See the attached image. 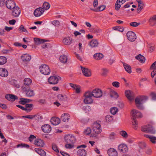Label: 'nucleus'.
Wrapping results in <instances>:
<instances>
[{"instance_id": "1", "label": "nucleus", "mask_w": 156, "mask_h": 156, "mask_svg": "<svg viewBox=\"0 0 156 156\" xmlns=\"http://www.w3.org/2000/svg\"><path fill=\"white\" fill-rule=\"evenodd\" d=\"M131 119L132 120V124L135 126L136 127V125H137V121L136 119L141 118L142 117V114L139 111L133 109L131 111Z\"/></svg>"}, {"instance_id": "2", "label": "nucleus", "mask_w": 156, "mask_h": 156, "mask_svg": "<svg viewBox=\"0 0 156 156\" xmlns=\"http://www.w3.org/2000/svg\"><path fill=\"white\" fill-rule=\"evenodd\" d=\"M148 99L145 96H139L136 97L135 99V102L138 108L140 109H143V107L142 104Z\"/></svg>"}, {"instance_id": "3", "label": "nucleus", "mask_w": 156, "mask_h": 156, "mask_svg": "<svg viewBox=\"0 0 156 156\" xmlns=\"http://www.w3.org/2000/svg\"><path fill=\"white\" fill-rule=\"evenodd\" d=\"M92 128L93 131L95 133H91L90 136L95 137L97 136L98 135L101 133L102 129L101 125L99 123L94 122L92 126Z\"/></svg>"}, {"instance_id": "4", "label": "nucleus", "mask_w": 156, "mask_h": 156, "mask_svg": "<svg viewBox=\"0 0 156 156\" xmlns=\"http://www.w3.org/2000/svg\"><path fill=\"white\" fill-rule=\"evenodd\" d=\"M85 98L84 101L85 104H89L91 103L93 101L92 97H93L91 92L88 91L86 92L84 94Z\"/></svg>"}, {"instance_id": "5", "label": "nucleus", "mask_w": 156, "mask_h": 156, "mask_svg": "<svg viewBox=\"0 0 156 156\" xmlns=\"http://www.w3.org/2000/svg\"><path fill=\"white\" fill-rule=\"evenodd\" d=\"M142 131L146 133H150L154 134L155 131L152 126L148 124L147 125H145L141 127Z\"/></svg>"}, {"instance_id": "6", "label": "nucleus", "mask_w": 156, "mask_h": 156, "mask_svg": "<svg viewBox=\"0 0 156 156\" xmlns=\"http://www.w3.org/2000/svg\"><path fill=\"white\" fill-rule=\"evenodd\" d=\"M40 71L44 75H48L50 74V70L48 66L45 64L41 65L40 67Z\"/></svg>"}, {"instance_id": "7", "label": "nucleus", "mask_w": 156, "mask_h": 156, "mask_svg": "<svg viewBox=\"0 0 156 156\" xmlns=\"http://www.w3.org/2000/svg\"><path fill=\"white\" fill-rule=\"evenodd\" d=\"M65 140L68 144H74L76 141L75 137L72 135L68 134L65 136Z\"/></svg>"}, {"instance_id": "8", "label": "nucleus", "mask_w": 156, "mask_h": 156, "mask_svg": "<svg viewBox=\"0 0 156 156\" xmlns=\"http://www.w3.org/2000/svg\"><path fill=\"white\" fill-rule=\"evenodd\" d=\"M91 93L93 97L96 98H100L102 95V91L99 88H95Z\"/></svg>"}, {"instance_id": "9", "label": "nucleus", "mask_w": 156, "mask_h": 156, "mask_svg": "<svg viewBox=\"0 0 156 156\" xmlns=\"http://www.w3.org/2000/svg\"><path fill=\"white\" fill-rule=\"evenodd\" d=\"M126 36L128 39L131 41H134L136 39V36L135 33L130 31L126 34Z\"/></svg>"}, {"instance_id": "10", "label": "nucleus", "mask_w": 156, "mask_h": 156, "mask_svg": "<svg viewBox=\"0 0 156 156\" xmlns=\"http://www.w3.org/2000/svg\"><path fill=\"white\" fill-rule=\"evenodd\" d=\"M41 129L43 132L49 133L51 130V127L49 124H44L42 126Z\"/></svg>"}, {"instance_id": "11", "label": "nucleus", "mask_w": 156, "mask_h": 156, "mask_svg": "<svg viewBox=\"0 0 156 156\" xmlns=\"http://www.w3.org/2000/svg\"><path fill=\"white\" fill-rule=\"evenodd\" d=\"M125 94L126 97L130 101L134 99V93L129 90H126L125 92Z\"/></svg>"}, {"instance_id": "12", "label": "nucleus", "mask_w": 156, "mask_h": 156, "mask_svg": "<svg viewBox=\"0 0 156 156\" xmlns=\"http://www.w3.org/2000/svg\"><path fill=\"white\" fill-rule=\"evenodd\" d=\"M58 79L56 76H51L48 79V82L50 84H55L58 83Z\"/></svg>"}, {"instance_id": "13", "label": "nucleus", "mask_w": 156, "mask_h": 156, "mask_svg": "<svg viewBox=\"0 0 156 156\" xmlns=\"http://www.w3.org/2000/svg\"><path fill=\"white\" fill-rule=\"evenodd\" d=\"M7 7L9 9H12L16 7V3L14 1L12 0H8L6 2Z\"/></svg>"}, {"instance_id": "14", "label": "nucleus", "mask_w": 156, "mask_h": 156, "mask_svg": "<svg viewBox=\"0 0 156 156\" xmlns=\"http://www.w3.org/2000/svg\"><path fill=\"white\" fill-rule=\"evenodd\" d=\"M81 69L83 75L87 77L90 76L91 75L90 70L89 69L81 66Z\"/></svg>"}, {"instance_id": "15", "label": "nucleus", "mask_w": 156, "mask_h": 156, "mask_svg": "<svg viewBox=\"0 0 156 156\" xmlns=\"http://www.w3.org/2000/svg\"><path fill=\"white\" fill-rule=\"evenodd\" d=\"M5 98L11 101H14L15 100L18 99V97L16 96L10 94H6L5 96Z\"/></svg>"}, {"instance_id": "16", "label": "nucleus", "mask_w": 156, "mask_h": 156, "mask_svg": "<svg viewBox=\"0 0 156 156\" xmlns=\"http://www.w3.org/2000/svg\"><path fill=\"white\" fill-rule=\"evenodd\" d=\"M12 15L14 17H18L20 13V10L19 7L16 6L13 8Z\"/></svg>"}, {"instance_id": "17", "label": "nucleus", "mask_w": 156, "mask_h": 156, "mask_svg": "<svg viewBox=\"0 0 156 156\" xmlns=\"http://www.w3.org/2000/svg\"><path fill=\"white\" fill-rule=\"evenodd\" d=\"M118 150L121 152L126 153L128 151L127 146L125 144H121L118 147Z\"/></svg>"}, {"instance_id": "18", "label": "nucleus", "mask_w": 156, "mask_h": 156, "mask_svg": "<svg viewBox=\"0 0 156 156\" xmlns=\"http://www.w3.org/2000/svg\"><path fill=\"white\" fill-rule=\"evenodd\" d=\"M148 22L151 26H154L156 25V15L151 16Z\"/></svg>"}, {"instance_id": "19", "label": "nucleus", "mask_w": 156, "mask_h": 156, "mask_svg": "<svg viewBox=\"0 0 156 156\" xmlns=\"http://www.w3.org/2000/svg\"><path fill=\"white\" fill-rule=\"evenodd\" d=\"M34 105L32 104H27L25 105V107H24V111L27 112H30L33 109Z\"/></svg>"}, {"instance_id": "20", "label": "nucleus", "mask_w": 156, "mask_h": 156, "mask_svg": "<svg viewBox=\"0 0 156 156\" xmlns=\"http://www.w3.org/2000/svg\"><path fill=\"white\" fill-rule=\"evenodd\" d=\"M60 119L56 117H52L50 120L51 124L55 126L58 125L60 123Z\"/></svg>"}, {"instance_id": "21", "label": "nucleus", "mask_w": 156, "mask_h": 156, "mask_svg": "<svg viewBox=\"0 0 156 156\" xmlns=\"http://www.w3.org/2000/svg\"><path fill=\"white\" fill-rule=\"evenodd\" d=\"M108 154L109 156H117L118 153L115 149L111 148L108 150Z\"/></svg>"}, {"instance_id": "22", "label": "nucleus", "mask_w": 156, "mask_h": 156, "mask_svg": "<svg viewBox=\"0 0 156 156\" xmlns=\"http://www.w3.org/2000/svg\"><path fill=\"white\" fill-rule=\"evenodd\" d=\"M22 61L24 62H28L31 59V56L27 54L23 55L21 57Z\"/></svg>"}, {"instance_id": "23", "label": "nucleus", "mask_w": 156, "mask_h": 156, "mask_svg": "<svg viewBox=\"0 0 156 156\" xmlns=\"http://www.w3.org/2000/svg\"><path fill=\"white\" fill-rule=\"evenodd\" d=\"M8 75L7 70L5 68H0V76L2 77L7 76Z\"/></svg>"}, {"instance_id": "24", "label": "nucleus", "mask_w": 156, "mask_h": 156, "mask_svg": "<svg viewBox=\"0 0 156 156\" xmlns=\"http://www.w3.org/2000/svg\"><path fill=\"white\" fill-rule=\"evenodd\" d=\"M69 114L67 113L63 114L62 115L61 120L64 122H68L69 119Z\"/></svg>"}, {"instance_id": "25", "label": "nucleus", "mask_w": 156, "mask_h": 156, "mask_svg": "<svg viewBox=\"0 0 156 156\" xmlns=\"http://www.w3.org/2000/svg\"><path fill=\"white\" fill-rule=\"evenodd\" d=\"M135 58L139 60L140 62L142 63H144L145 61V58L140 54L136 56Z\"/></svg>"}, {"instance_id": "26", "label": "nucleus", "mask_w": 156, "mask_h": 156, "mask_svg": "<svg viewBox=\"0 0 156 156\" xmlns=\"http://www.w3.org/2000/svg\"><path fill=\"white\" fill-rule=\"evenodd\" d=\"M124 67L125 70L129 73H131V66L128 64L123 63Z\"/></svg>"}, {"instance_id": "27", "label": "nucleus", "mask_w": 156, "mask_h": 156, "mask_svg": "<svg viewBox=\"0 0 156 156\" xmlns=\"http://www.w3.org/2000/svg\"><path fill=\"white\" fill-rule=\"evenodd\" d=\"M48 41V40L40 38V44H41V47L42 48H45L47 47L48 43H44V42Z\"/></svg>"}, {"instance_id": "28", "label": "nucleus", "mask_w": 156, "mask_h": 156, "mask_svg": "<svg viewBox=\"0 0 156 156\" xmlns=\"http://www.w3.org/2000/svg\"><path fill=\"white\" fill-rule=\"evenodd\" d=\"M78 156H86L87 154L86 151L83 149H80L77 151Z\"/></svg>"}, {"instance_id": "29", "label": "nucleus", "mask_w": 156, "mask_h": 156, "mask_svg": "<svg viewBox=\"0 0 156 156\" xmlns=\"http://www.w3.org/2000/svg\"><path fill=\"white\" fill-rule=\"evenodd\" d=\"M57 97L59 100L61 101H65L67 100V96L65 94H59L57 96Z\"/></svg>"}, {"instance_id": "30", "label": "nucleus", "mask_w": 156, "mask_h": 156, "mask_svg": "<svg viewBox=\"0 0 156 156\" xmlns=\"http://www.w3.org/2000/svg\"><path fill=\"white\" fill-rule=\"evenodd\" d=\"M103 54L101 53H97L95 54L94 55V58L96 59L99 60L103 57Z\"/></svg>"}, {"instance_id": "31", "label": "nucleus", "mask_w": 156, "mask_h": 156, "mask_svg": "<svg viewBox=\"0 0 156 156\" xmlns=\"http://www.w3.org/2000/svg\"><path fill=\"white\" fill-rule=\"evenodd\" d=\"M73 40L69 37L65 38L63 41V43L66 45H70L72 42Z\"/></svg>"}, {"instance_id": "32", "label": "nucleus", "mask_w": 156, "mask_h": 156, "mask_svg": "<svg viewBox=\"0 0 156 156\" xmlns=\"http://www.w3.org/2000/svg\"><path fill=\"white\" fill-rule=\"evenodd\" d=\"M98 44L97 40L93 39L90 42L89 44L91 47L93 48L97 46Z\"/></svg>"}, {"instance_id": "33", "label": "nucleus", "mask_w": 156, "mask_h": 156, "mask_svg": "<svg viewBox=\"0 0 156 156\" xmlns=\"http://www.w3.org/2000/svg\"><path fill=\"white\" fill-rule=\"evenodd\" d=\"M60 61L63 63H66L67 60V56L64 55H62L59 57Z\"/></svg>"}, {"instance_id": "34", "label": "nucleus", "mask_w": 156, "mask_h": 156, "mask_svg": "<svg viewBox=\"0 0 156 156\" xmlns=\"http://www.w3.org/2000/svg\"><path fill=\"white\" fill-rule=\"evenodd\" d=\"M26 95L27 97H32L34 95V93L33 90L28 89L25 91Z\"/></svg>"}, {"instance_id": "35", "label": "nucleus", "mask_w": 156, "mask_h": 156, "mask_svg": "<svg viewBox=\"0 0 156 156\" xmlns=\"http://www.w3.org/2000/svg\"><path fill=\"white\" fill-rule=\"evenodd\" d=\"M7 61L6 57L3 56H0V65H3L5 64Z\"/></svg>"}, {"instance_id": "36", "label": "nucleus", "mask_w": 156, "mask_h": 156, "mask_svg": "<svg viewBox=\"0 0 156 156\" xmlns=\"http://www.w3.org/2000/svg\"><path fill=\"white\" fill-rule=\"evenodd\" d=\"M10 83L12 85H13L16 88H19L20 85L17 84V81L15 80H11L9 81Z\"/></svg>"}, {"instance_id": "37", "label": "nucleus", "mask_w": 156, "mask_h": 156, "mask_svg": "<svg viewBox=\"0 0 156 156\" xmlns=\"http://www.w3.org/2000/svg\"><path fill=\"white\" fill-rule=\"evenodd\" d=\"M65 85V87H70L72 88H80V87L78 85L72 83H67Z\"/></svg>"}, {"instance_id": "38", "label": "nucleus", "mask_w": 156, "mask_h": 156, "mask_svg": "<svg viewBox=\"0 0 156 156\" xmlns=\"http://www.w3.org/2000/svg\"><path fill=\"white\" fill-rule=\"evenodd\" d=\"M32 80L28 78H26L24 80V84L25 85L29 86L31 84Z\"/></svg>"}, {"instance_id": "39", "label": "nucleus", "mask_w": 156, "mask_h": 156, "mask_svg": "<svg viewBox=\"0 0 156 156\" xmlns=\"http://www.w3.org/2000/svg\"><path fill=\"white\" fill-rule=\"evenodd\" d=\"M113 119V117L110 115H107L105 117V120L107 122H112Z\"/></svg>"}, {"instance_id": "40", "label": "nucleus", "mask_w": 156, "mask_h": 156, "mask_svg": "<svg viewBox=\"0 0 156 156\" xmlns=\"http://www.w3.org/2000/svg\"><path fill=\"white\" fill-rule=\"evenodd\" d=\"M110 95L111 97H114L116 98H118L119 97V95L117 93L112 90L111 91Z\"/></svg>"}, {"instance_id": "41", "label": "nucleus", "mask_w": 156, "mask_h": 156, "mask_svg": "<svg viewBox=\"0 0 156 156\" xmlns=\"http://www.w3.org/2000/svg\"><path fill=\"white\" fill-rule=\"evenodd\" d=\"M106 8V6L105 5H102L98 6L96 10H94L95 12L101 11L104 10Z\"/></svg>"}, {"instance_id": "42", "label": "nucleus", "mask_w": 156, "mask_h": 156, "mask_svg": "<svg viewBox=\"0 0 156 156\" xmlns=\"http://www.w3.org/2000/svg\"><path fill=\"white\" fill-rule=\"evenodd\" d=\"M43 7L45 10H47L50 8V5L48 2H45L43 5Z\"/></svg>"}, {"instance_id": "43", "label": "nucleus", "mask_w": 156, "mask_h": 156, "mask_svg": "<svg viewBox=\"0 0 156 156\" xmlns=\"http://www.w3.org/2000/svg\"><path fill=\"white\" fill-rule=\"evenodd\" d=\"M120 2V1L119 0H117L115 5V8L116 10L118 11L119 10L121 6L120 4H119V2Z\"/></svg>"}, {"instance_id": "44", "label": "nucleus", "mask_w": 156, "mask_h": 156, "mask_svg": "<svg viewBox=\"0 0 156 156\" xmlns=\"http://www.w3.org/2000/svg\"><path fill=\"white\" fill-rule=\"evenodd\" d=\"M120 134L124 138H126L128 137V135L127 133L125 131L122 130L120 131Z\"/></svg>"}, {"instance_id": "45", "label": "nucleus", "mask_w": 156, "mask_h": 156, "mask_svg": "<svg viewBox=\"0 0 156 156\" xmlns=\"http://www.w3.org/2000/svg\"><path fill=\"white\" fill-rule=\"evenodd\" d=\"M91 130L90 128L87 127V128L84 131V133L87 135H89L91 133Z\"/></svg>"}, {"instance_id": "46", "label": "nucleus", "mask_w": 156, "mask_h": 156, "mask_svg": "<svg viewBox=\"0 0 156 156\" xmlns=\"http://www.w3.org/2000/svg\"><path fill=\"white\" fill-rule=\"evenodd\" d=\"M117 112L118 109L116 107H113L111 108L110 112L112 114H115Z\"/></svg>"}, {"instance_id": "47", "label": "nucleus", "mask_w": 156, "mask_h": 156, "mask_svg": "<svg viewBox=\"0 0 156 156\" xmlns=\"http://www.w3.org/2000/svg\"><path fill=\"white\" fill-rule=\"evenodd\" d=\"M115 30H118L121 32H122L124 31V28L123 27L116 26L113 28Z\"/></svg>"}, {"instance_id": "48", "label": "nucleus", "mask_w": 156, "mask_h": 156, "mask_svg": "<svg viewBox=\"0 0 156 156\" xmlns=\"http://www.w3.org/2000/svg\"><path fill=\"white\" fill-rule=\"evenodd\" d=\"M20 147H25L27 148H28L29 147V146L26 144H18L16 146V147L17 148Z\"/></svg>"}, {"instance_id": "49", "label": "nucleus", "mask_w": 156, "mask_h": 156, "mask_svg": "<svg viewBox=\"0 0 156 156\" xmlns=\"http://www.w3.org/2000/svg\"><path fill=\"white\" fill-rule=\"evenodd\" d=\"M52 149L56 153L59 152V150L58 149L57 146L55 144H53L52 145Z\"/></svg>"}, {"instance_id": "50", "label": "nucleus", "mask_w": 156, "mask_h": 156, "mask_svg": "<svg viewBox=\"0 0 156 156\" xmlns=\"http://www.w3.org/2000/svg\"><path fill=\"white\" fill-rule=\"evenodd\" d=\"M20 100L19 101V104L22 105H25L27 104V101H26L25 98H20Z\"/></svg>"}, {"instance_id": "51", "label": "nucleus", "mask_w": 156, "mask_h": 156, "mask_svg": "<svg viewBox=\"0 0 156 156\" xmlns=\"http://www.w3.org/2000/svg\"><path fill=\"white\" fill-rule=\"evenodd\" d=\"M116 134L114 132L111 133L109 135V137L110 139H114L116 137Z\"/></svg>"}, {"instance_id": "52", "label": "nucleus", "mask_w": 156, "mask_h": 156, "mask_svg": "<svg viewBox=\"0 0 156 156\" xmlns=\"http://www.w3.org/2000/svg\"><path fill=\"white\" fill-rule=\"evenodd\" d=\"M102 75L105 76L107 75L108 72V70L106 68H103L102 69Z\"/></svg>"}, {"instance_id": "53", "label": "nucleus", "mask_w": 156, "mask_h": 156, "mask_svg": "<svg viewBox=\"0 0 156 156\" xmlns=\"http://www.w3.org/2000/svg\"><path fill=\"white\" fill-rule=\"evenodd\" d=\"M140 24V23H137L135 22H131L129 23V25L130 26L135 27L138 26Z\"/></svg>"}, {"instance_id": "54", "label": "nucleus", "mask_w": 156, "mask_h": 156, "mask_svg": "<svg viewBox=\"0 0 156 156\" xmlns=\"http://www.w3.org/2000/svg\"><path fill=\"white\" fill-rule=\"evenodd\" d=\"M35 115H27L23 116H22L23 118H27L30 119H33L36 116Z\"/></svg>"}, {"instance_id": "55", "label": "nucleus", "mask_w": 156, "mask_h": 156, "mask_svg": "<svg viewBox=\"0 0 156 156\" xmlns=\"http://www.w3.org/2000/svg\"><path fill=\"white\" fill-rule=\"evenodd\" d=\"M72 144L67 143L65 145V147L67 149H71L73 148L74 147V145Z\"/></svg>"}, {"instance_id": "56", "label": "nucleus", "mask_w": 156, "mask_h": 156, "mask_svg": "<svg viewBox=\"0 0 156 156\" xmlns=\"http://www.w3.org/2000/svg\"><path fill=\"white\" fill-rule=\"evenodd\" d=\"M19 29V30L20 31H21V32H27V30L22 25H21L20 26Z\"/></svg>"}, {"instance_id": "57", "label": "nucleus", "mask_w": 156, "mask_h": 156, "mask_svg": "<svg viewBox=\"0 0 156 156\" xmlns=\"http://www.w3.org/2000/svg\"><path fill=\"white\" fill-rule=\"evenodd\" d=\"M52 23L55 26H57L59 25L60 24V22L57 20L53 21Z\"/></svg>"}, {"instance_id": "58", "label": "nucleus", "mask_w": 156, "mask_h": 156, "mask_svg": "<svg viewBox=\"0 0 156 156\" xmlns=\"http://www.w3.org/2000/svg\"><path fill=\"white\" fill-rule=\"evenodd\" d=\"M34 45H38L39 44V38L35 37L34 38Z\"/></svg>"}, {"instance_id": "59", "label": "nucleus", "mask_w": 156, "mask_h": 156, "mask_svg": "<svg viewBox=\"0 0 156 156\" xmlns=\"http://www.w3.org/2000/svg\"><path fill=\"white\" fill-rule=\"evenodd\" d=\"M150 141L153 143L155 144L156 143V137L154 136H151L150 138Z\"/></svg>"}, {"instance_id": "60", "label": "nucleus", "mask_w": 156, "mask_h": 156, "mask_svg": "<svg viewBox=\"0 0 156 156\" xmlns=\"http://www.w3.org/2000/svg\"><path fill=\"white\" fill-rule=\"evenodd\" d=\"M40 155L41 156H46V153L44 150L40 149Z\"/></svg>"}, {"instance_id": "61", "label": "nucleus", "mask_w": 156, "mask_h": 156, "mask_svg": "<svg viewBox=\"0 0 156 156\" xmlns=\"http://www.w3.org/2000/svg\"><path fill=\"white\" fill-rule=\"evenodd\" d=\"M34 15L36 17L39 16V8L36 9L34 12Z\"/></svg>"}, {"instance_id": "62", "label": "nucleus", "mask_w": 156, "mask_h": 156, "mask_svg": "<svg viewBox=\"0 0 156 156\" xmlns=\"http://www.w3.org/2000/svg\"><path fill=\"white\" fill-rule=\"evenodd\" d=\"M112 85L116 87H119V83L118 82L115 81L112 83Z\"/></svg>"}, {"instance_id": "63", "label": "nucleus", "mask_w": 156, "mask_h": 156, "mask_svg": "<svg viewBox=\"0 0 156 156\" xmlns=\"http://www.w3.org/2000/svg\"><path fill=\"white\" fill-rule=\"evenodd\" d=\"M150 95L153 100H156V93L152 92L150 94Z\"/></svg>"}, {"instance_id": "64", "label": "nucleus", "mask_w": 156, "mask_h": 156, "mask_svg": "<svg viewBox=\"0 0 156 156\" xmlns=\"http://www.w3.org/2000/svg\"><path fill=\"white\" fill-rule=\"evenodd\" d=\"M156 68V61L154 62L151 66L150 69H153Z\"/></svg>"}]
</instances>
